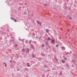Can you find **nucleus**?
Here are the masks:
<instances>
[{
    "instance_id": "obj_1",
    "label": "nucleus",
    "mask_w": 77,
    "mask_h": 77,
    "mask_svg": "<svg viewBox=\"0 0 77 77\" xmlns=\"http://www.w3.org/2000/svg\"><path fill=\"white\" fill-rule=\"evenodd\" d=\"M37 24H39L40 26H41V25H42V23H41V22H39V21H37Z\"/></svg>"
},
{
    "instance_id": "obj_2",
    "label": "nucleus",
    "mask_w": 77,
    "mask_h": 77,
    "mask_svg": "<svg viewBox=\"0 0 77 77\" xmlns=\"http://www.w3.org/2000/svg\"><path fill=\"white\" fill-rule=\"evenodd\" d=\"M55 41H54V39H53L52 40L51 42V43H52V44H54V43Z\"/></svg>"
},
{
    "instance_id": "obj_3",
    "label": "nucleus",
    "mask_w": 77,
    "mask_h": 77,
    "mask_svg": "<svg viewBox=\"0 0 77 77\" xmlns=\"http://www.w3.org/2000/svg\"><path fill=\"white\" fill-rule=\"evenodd\" d=\"M61 49H62L63 50H65V48L64 47H61Z\"/></svg>"
},
{
    "instance_id": "obj_4",
    "label": "nucleus",
    "mask_w": 77,
    "mask_h": 77,
    "mask_svg": "<svg viewBox=\"0 0 77 77\" xmlns=\"http://www.w3.org/2000/svg\"><path fill=\"white\" fill-rule=\"evenodd\" d=\"M61 62L62 63H65V61L64 60H61Z\"/></svg>"
},
{
    "instance_id": "obj_5",
    "label": "nucleus",
    "mask_w": 77,
    "mask_h": 77,
    "mask_svg": "<svg viewBox=\"0 0 77 77\" xmlns=\"http://www.w3.org/2000/svg\"><path fill=\"white\" fill-rule=\"evenodd\" d=\"M30 46L31 47V48H32V49H33V50H34L35 49V48L33 46H32V45L30 44Z\"/></svg>"
},
{
    "instance_id": "obj_6",
    "label": "nucleus",
    "mask_w": 77,
    "mask_h": 77,
    "mask_svg": "<svg viewBox=\"0 0 77 77\" xmlns=\"http://www.w3.org/2000/svg\"><path fill=\"white\" fill-rule=\"evenodd\" d=\"M22 51L23 53H25V52L26 51V49H22Z\"/></svg>"
},
{
    "instance_id": "obj_7",
    "label": "nucleus",
    "mask_w": 77,
    "mask_h": 77,
    "mask_svg": "<svg viewBox=\"0 0 77 77\" xmlns=\"http://www.w3.org/2000/svg\"><path fill=\"white\" fill-rule=\"evenodd\" d=\"M29 49L27 48V50L26 51V53H29Z\"/></svg>"
},
{
    "instance_id": "obj_8",
    "label": "nucleus",
    "mask_w": 77,
    "mask_h": 77,
    "mask_svg": "<svg viewBox=\"0 0 77 77\" xmlns=\"http://www.w3.org/2000/svg\"><path fill=\"white\" fill-rule=\"evenodd\" d=\"M25 71H29V69L27 68H25L24 69Z\"/></svg>"
},
{
    "instance_id": "obj_9",
    "label": "nucleus",
    "mask_w": 77,
    "mask_h": 77,
    "mask_svg": "<svg viewBox=\"0 0 77 77\" xmlns=\"http://www.w3.org/2000/svg\"><path fill=\"white\" fill-rule=\"evenodd\" d=\"M45 43L46 45H48V42L47 41H46L45 42Z\"/></svg>"
},
{
    "instance_id": "obj_10",
    "label": "nucleus",
    "mask_w": 77,
    "mask_h": 77,
    "mask_svg": "<svg viewBox=\"0 0 77 77\" xmlns=\"http://www.w3.org/2000/svg\"><path fill=\"white\" fill-rule=\"evenodd\" d=\"M46 32L47 33H48V32H49V31H48V29H47L46 30Z\"/></svg>"
},
{
    "instance_id": "obj_11",
    "label": "nucleus",
    "mask_w": 77,
    "mask_h": 77,
    "mask_svg": "<svg viewBox=\"0 0 77 77\" xmlns=\"http://www.w3.org/2000/svg\"><path fill=\"white\" fill-rule=\"evenodd\" d=\"M41 54L42 56H45V54H44L42 53Z\"/></svg>"
},
{
    "instance_id": "obj_12",
    "label": "nucleus",
    "mask_w": 77,
    "mask_h": 77,
    "mask_svg": "<svg viewBox=\"0 0 77 77\" xmlns=\"http://www.w3.org/2000/svg\"><path fill=\"white\" fill-rule=\"evenodd\" d=\"M50 37H48V41H50Z\"/></svg>"
},
{
    "instance_id": "obj_13",
    "label": "nucleus",
    "mask_w": 77,
    "mask_h": 77,
    "mask_svg": "<svg viewBox=\"0 0 77 77\" xmlns=\"http://www.w3.org/2000/svg\"><path fill=\"white\" fill-rule=\"evenodd\" d=\"M31 42H32V40H29V43L30 44Z\"/></svg>"
},
{
    "instance_id": "obj_14",
    "label": "nucleus",
    "mask_w": 77,
    "mask_h": 77,
    "mask_svg": "<svg viewBox=\"0 0 77 77\" xmlns=\"http://www.w3.org/2000/svg\"><path fill=\"white\" fill-rule=\"evenodd\" d=\"M32 57L33 58H34V57H35V56H34V55H33V54H32Z\"/></svg>"
},
{
    "instance_id": "obj_15",
    "label": "nucleus",
    "mask_w": 77,
    "mask_h": 77,
    "mask_svg": "<svg viewBox=\"0 0 77 77\" xmlns=\"http://www.w3.org/2000/svg\"><path fill=\"white\" fill-rule=\"evenodd\" d=\"M45 6H46L47 7V6H48V5H47V4H45L44 5Z\"/></svg>"
},
{
    "instance_id": "obj_16",
    "label": "nucleus",
    "mask_w": 77,
    "mask_h": 77,
    "mask_svg": "<svg viewBox=\"0 0 77 77\" xmlns=\"http://www.w3.org/2000/svg\"><path fill=\"white\" fill-rule=\"evenodd\" d=\"M42 47H44V44H42Z\"/></svg>"
},
{
    "instance_id": "obj_17",
    "label": "nucleus",
    "mask_w": 77,
    "mask_h": 77,
    "mask_svg": "<svg viewBox=\"0 0 77 77\" xmlns=\"http://www.w3.org/2000/svg\"><path fill=\"white\" fill-rule=\"evenodd\" d=\"M58 46H59V45H56V47H58Z\"/></svg>"
},
{
    "instance_id": "obj_18",
    "label": "nucleus",
    "mask_w": 77,
    "mask_h": 77,
    "mask_svg": "<svg viewBox=\"0 0 77 77\" xmlns=\"http://www.w3.org/2000/svg\"><path fill=\"white\" fill-rule=\"evenodd\" d=\"M25 42H26V43H27V42H28V41L27 40H26L25 41Z\"/></svg>"
},
{
    "instance_id": "obj_19",
    "label": "nucleus",
    "mask_w": 77,
    "mask_h": 77,
    "mask_svg": "<svg viewBox=\"0 0 77 77\" xmlns=\"http://www.w3.org/2000/svg\"><path fill=\"white\" fill-rule=\"evenodd\" d=\"M11 20H14V18L12 17L11 18Z\"/></svg>"
},
{
    "instance_id": "obj_20",
    "label": "nucleus",
    "mask_w": 77,
    "mask_h": 77,
    "mask_svg": "<svg viewBox=\"0 0 77 77\" xmlns=\"http://www.w3.org/2000/svg\"><path fill=\"white\" fill-rule=\"evenodd\" d=\"M10 63H12V60H10Z\"/></svg>"
},
{
    "instance_id": "obj_21",
    "label": "nucleus",
    "mask_w": 77,
    "mask_h": 77,
    "mask_svg": "<svg viewBox=\"0 0 77 77\" xmlns=\"http://www.w3.org/2000/svg\"><path fill=\"white\" fill-rule=\"evenodd\" d=\"M66 65L67 67H69V65L68 64H66Z\"/></svg>"
},
{
    "instance_id": "obj_22",
    "label": "nucleus",
    "mask_w": 77,
    "mask_h": 77,
    "mask_svg": "<svg viewBox=\"0 0 77 77\" xmlns=\"http://www.w3.org/2000/svg\"><path fill=\"white\" fill-rule=\"evenodd\" d=\"M34 43L35 44H36V41H34Z\"/></svg>"
},
{
    "instance_id": "obj_23",
    "label": "nucleus",
    "mask_w": 77,
    "mask_h": 77,
    "mask_svg": "<svg viewBox=\"0 0 77 77\" xmlns=\"http://www.w3.org/2000/svg\"><path fill=\"white\" fill-rule=\"evenodd\" d=\"M23 40H22L21 39V38H20L19 39V41H22Z\"/></svg>"
},
{
    "instance_id": "obj_24",
    "label": "nucleus",
    "mask_w": 77,
    "mask_h": 77,
    "mask_svg": "<svg viewBox=\"0 0 77 77\" xmlns=\"http://www.w3.org/2000/svg\"><path fill=\"white\" fill-rule=\"evenodd\" d=\"M72 62H74V60H72V61H71Z\"/></svg>"
},
{
    "instance_id": "obj_25",
    "label": "nucleus",
    "mask_w": 77,
    "mask_h": 77,
    "mask_svg": "<svg viewBox=\"0 0 77 77\" xmlns=\"http://www.w3.org/2000/svg\"><path fill=\"white\" fill-rule=\"evenodd\" d=\"M14 22H17V20H14Z\"/></svg>"
},
{
    "instance_id": "obj_26",
    "label": "nucleus",
    "mask_w": 77,
    "mask_h": 77,
    "mask_svg": "<svg viewBox=\"0 0 77 77\" xmlns=\"http://www.w3.org/2000/svg\"><path fill=\"white\" fill-rule=\"evenodd\" d=\"M70 20H72V18H71V17H70V18H69Z\"/></svg>"
},
{
    "instance_id": "obj_27",
    "label": "nucleus",
    "mask_w": 77,
    "mask_h": 77,
    "mask_svg": "<svg viewBox=\"0 0 77 77\" xmlns=\"http://www.w3.org/2000/svg\"><path fill=\"white\" fill-rule=\"evenodd\" d=\"M5 66H7V64H6Z\"/></svg>"
},
{
    "instance_id": "obj_28",
    "label": "nucleus",
    "mask_w": 77,
    "mask_h": 77,
    "mask_svg": "<svg viewBox=\"0 0 77 77\" xmlns=\"http://www.w3.org/2000/svg\"><path fill=\"white\" fill-rule=\"evenodd\" d=\"M64 59H65V60H67V58H64Z\"/></svg>"
},
{
    "instance_id": "obj_29",
    "label": "nucleus",
    "mask_w": 77,
    "mask_h": 77,
    "mask_svg": "<svg viewBox=\"0 0 77 77\" xmlns=\"http://www.w3.org/2000/svg\"><path fill=\"white\" fill-rule=\"evenodd\" d=\"M72 67L73 68L74 67V66L73 65H72Z\"/></svg>"
},
{
    "instance_id": "obj_30",
    "label": "nucleus",
    "mask_w": 77,
    "mask_h": 77,
    "mask_svg": "<svg viewBox=\"0 0 77 77\" xmlns=\"http://www.w3.org/2000/svg\"><path fill=\"white\" fill-rule=\"evenodd\" d=\"M70 53H72V52H71V51H70Z\"/></svg>"
},
{
    "instance_id": "obj_31",
    "label": "nucleus",
    "mask_w": 77,
    "mask_h": 77,
    "mask_svg": "<svg viewBox=\"0 0 77 77\" xmlns=\"http://www.w3.org/2000/svg\"><path fill=\"white\" fill-rule=\"evenodd\" d=\"M17 71H19V69H17Z\"/></svg>"
},
{
    "instance_id": "obj_32",
    "label": "nucleus",
    "mask_w": 77,
    "mask_h": 77,
    "mask_svg": "<svg viewBox=\"0 0 77 77\" xmlns=\"http://www.w3.org/2000/svg\"><path fill=\"white\" fill-rule=\"evenodd\" d=\"M28 66H30V65H28Z\"/></svg>"
},
{
    "instance_id": "obj_33",
    "label": "nucleus",
    "mask_w": 77,
    "mask_h": 77,
    "mask_svg": "<svg viewBox=\"0 0 77 77\" xmlns=\"http://www.w3.org/2000/svg\"><path fill=\"white\" fill-rule=\"evenodd\" d=\"M59 38L60 39H61V38Z\"/></svg>"
},
{
    "instance_id": "obj_34",
    "label": "nucleus",
    "mask_w": 77,
    "mask_h": 77,
    "mask_svg": "<svg viewBox=\"0 0 77 77\" xmlns=\"http://www.w3.org/2000/svg\"><path fill=\"white\" fill-rule=\"evenodd\" d=\"M46 49H47V50H48V48H46Z\"/></svg>"
},
{
    "instance_id": "obj_35",
    "label": "nucleus",
    "mask_w": 77,
    "mask_h": 77,
    "mask_svg": "<svg viewBox=\"0 0 77 77\" xmlns=\"http://www.w3.org/2000/svg\"><path fill=\"white\" fill-rule=\"evenodd\" d=\"M29 64V63H27V65H28Z\"/></svg>"
},
{
    "instance_id": "obj_36",
    "label": "nucleus",
    "mask_w": 77,
    "mask_h": 77,
    "mask_svg": "<svg viewBox=\"0 0 77 77\" xmlns=\"http://www.w3.org/2000/svg\"><path fill=\"white\" fill-rule=\"evenodd\" d=\"M4 64H6V63H4Z\"/></svg>"
},
{
    "instance_id": "obj_37",
    "label": "nucleus",
    "mask_w": 77,
    "mask_h": 77,
    "mask_svg": "<svg viewBox=\"0 0 77 77\" xmlns=\"http://www.w3.org/2000/svg\"><path fill=\"white\" fill-rule=\"evenodd\" d=\"M60 75H61V74H60Z\"/></svg>"
},
{
    "instance_id": "obj_38",
    "label": "nucleus",
    "mask_w": 77,
    "mask_h": 77,
    "mask_svg": "<svg viewBox=\"0 0 77 77\" xmlns=\"http://www.w3.org/2000/svg\"><path fill=\"white\" fill-rule=\"evenodd\" d=\"M45 68H47V67H46V66H45Z\"/></svg>"
},
{
    "instance_id": "obj_39",
    "label": "nucleus",
    "mask_w": 77,
    "mask_h": 77,
    "mask_svg": "<svg viewBox=\"0 0 77 77\" xmlns=\"http://www.w3.org/2000/svg\"><path fill=\"white\" fill-rule=\"evenodd\" d=\"M15 45V46H17V45Z\"/></svg>"
},
{
    "instance_id": "obj_40",
    "label": "nucleus",
    "mask_w": 77,
    "mask_h": 77,
    "mask_svg": "<svg viewBox=\"0 0 77 77\" xmlns=\"http://www.w3.org/2000/svg\"><path fill=\"white\" fill-rule=\"evenodd\" d=\"M7 53L8 54V53H9V52H7Z\"/></svg>"
},
{
    "instance_id": "obj_41",
    "label": "nucleus",
    "mask_w": 77,
    "mask_h": 77,
    "mask_svg": "<svg viewBox=\"0 0 77 77\" xmlns=\"http://www.w3.org/2000/svg\"><path fill=\"white\" fill-rule=\"evenodd\" d=\"M49 77H51V76H50Z\"/></svg>"
},
{
    "instance_id": "obj_42",
    "label": "nucleus",
    "mask_w": 77,
    "mask_h": 77,
    "mask_svg": "<svg viewBox=\"0 0 77 77\" xmlns=\"http://www.w3.org/2000/svg\"><path fill=\"white\" fill-rule=\"evenodd\" d=\"M57 28H59V27H57Z\"/></svg>"
},
{
    "instance_id": "obj_43",
    "label": "nucleus",
    "mask_w": 77,
    "mask_h": 77,
    "mask_svg": "<svg viewBox=\"0 0 77 77\" xmlns=\"http://www.w3.org/2000/svg\"><path fill=\"white\" fill-rule=\"evenodd\" d=\"M13 74H12V75H13Z\"/></svg>"
}]
</instances>
